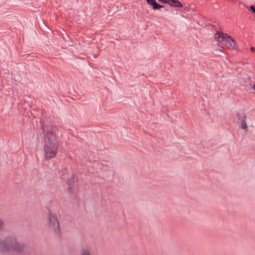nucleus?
I'll use <instances>...</instances> for the list:
<instances>
[{
    "label": "nucleus",
    "mask_w": 255,
    "mask_h": 255,
    "mask_svg": "<svg viewBox=\"0 0 255 255\" xmlns=\"http://www.w3.org/2000/svg\"><path fill=\"white\" fill-rule=\"evenodd\" d=\"M46 226L56 235L60 234V228L57 216L56 214L51 210H48V218Z\"/></svg>",
    "instance_id": "nucleus-4"
},
{
    "label": "nucleus",
    "mask_w": 255,
    "mask_h": 255,
    "mask_svg": "<svg viewBox=\"0 0 255 255\" xmlns=\"http://www.w3.org/2000/svg\"><path fill=\"white\" fill-rule=\"evenodd\" d=\"M23 248V245L18 243L14 237L8 236L0 240V252H1L10 251L18 252L21 251Z\"/></svg>",
    "instance_id": "nucleus-2"
},
{
    "label": "nucleus",
    "mask_w": 255,
    "mask_h": 255,
    "mask_svg": "<svg viewBox=\"0 0 255 255\" xmlns=\"http://www.w3.org/2000/svg\"><path fill=\"white\" fill-rule=\"evenodd\" d=\"M253 89L254 90H255V85H254L253 86Z\"/></svg>",
    "instance_id": "nucleus-12"
},
{
    "label": "nucleus",
    "mask_w": 255,
    "mask_h": 255,
    "mask_svg": "<svg viewBox=\"0 0 255 255\" xmlns=\"http://www.w3.org/2000/svg\"><path fill=\"white\" fill-rule=\"evenodd\" d=\"M59 142L56 135L52 131L48 130L45 136L44 151L46 158L55 156L56 153Z\"/></svg>",
    "instance_id": "nucleus-1"
},
{
    "label": "nucleus",
    "mask_w": 255,
    "mask_h": 255,
    "mask_svg": "<svg viewBox=\"0 0 255 255\" xmlns=\"http://www.w3.org/2000/svg\"><path fill=\"white\" fill-rule=\"evenodd\" d=\"M214 37L220 43L230 49H236L237 44L228 34L217 32Z\"/></svg>",
    "instance_id": "nucleus-3"
},
{
    "label": "nucleus",
    "mask_w": 255,
    "mask_h": 255,
    "mask_svg": "<svg viewBox=\"0 0 255 255\" xmlns=\"http://www.w3.org/2000/svg\"><path fill=\"white\" fill-rule=\"evenodd\" d=\"M159 1L168 3L171 6L176 7H182L183 4L178 0H158Z\"/></svg>",
    "instance_id": "nucleus-5"
},
{
    "label": "nucleus",
    "mask_w": 255,
    "mask_h": 255,
    "mask_svg": "<svg viewBox=\"0 0 255 255\" xmlns=\"http://www.w3.org/2000/svg\"><path fill=\"white\" fill-rule=\"evenodd\" d=\"M3 224V222L0 219V229L2 226Z\"/></svg>",
    "instance_id": "nucleus-10"
},
{
    "label": "nucleus",
    "mask_w": 255,
    "mask_h": 255,
    "mask_svg": "<svg viewBox=\"0 0 255 255\" xmlns=\"http://www.w3.org/2000/svg\"><path fill=\"white\" fill-rule=\"evenodd\" d=\"M251 50L253 51H255V48L254 47H252L251 48Z\"/></svg>",
    "instance_id": "nucleus-11"
},
{
    "label": "nucleus",
    "mask_w": 255,
    "mask_h": 255,
    "mask_svg": "<svg viewBox=\"0 0 255 255\" xmlns=\"http://www.w3.org/2000/svg\"><path fill=\"white\" fill-rule=\"evenodd\" d=\"M241 118L242 120L241 122V127L242 128L247 130V125L245 120L246 116L244 115H243Z\"/></svg>",
    "instance_id": "nucleus-7"
},
{
    "label": "nucleus",
    "mask_w": 255,
    "mask_h": 255,
    "mask_svg": "<svg viewBox=\"0 0 255 255\" xmlns=\"http://www.w3.org/2000/svg\"><path fill=\"white\" fill-rule=\"evenodd\" d=\"M81 255H92L90 251L88 249H83L82 250Z\"/></svg>",
    "instance_id": "nucleus-8"
},
{
    "label": "nucleus",
    "mask_w": 255,
    "mask_h": 255,
    "mask_svg": "<svg viewBox=\"0 0 255 255\" xmlns=\"http://www.w3.org/2000/svg\"><path fill=\"white\" fill-rule=\"evenodd\" d=\"M148 4L152 6L153 9H158L161 7H163V5L158 4L155 0H146Z\"/></svg>",
    "instance_id": "nucleus-6"
},
{
    "label": "nucleus",
    "mask_w": 255,
    "mask_h": 255,
    "mask_svg": "<svg viewBox=\"0 0 255 255\" xmlns=\"http://www.w3.org/2000/svg\"><path fill=\"white\" fill-rule=\"evenodd\" d=\"M251 9L255 13V6H254V5L251 6Z\"/></svg>",
    "instance_id": "nucleus-9"
}]
</instances>
